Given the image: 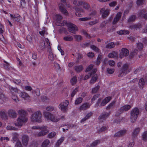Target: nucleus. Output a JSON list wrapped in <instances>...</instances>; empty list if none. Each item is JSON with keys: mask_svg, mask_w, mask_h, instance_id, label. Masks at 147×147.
Listing matches in <instances>:
<instances>
[{"mask_svg": "<svg viewBox=\"0 0 147 147\" xmlns=\"http://www.w3.org/2000/svg\"><path fill=\"white\" fill-rule=\"evenodd\" d=\"M110 112L104 111L101 113L98 117V119L101 121H103L105 120L109 116Z\"/></svg>", "mask_w": 147, "mask_h": 147, "instance_id": "9d476101", "label": "nucleus"}, {"mask_svg": "<svg viewBox=\"0 0 147 147\" xmlns=\"http://www.w3.org/2000/svg\"><path fill=\"white\" fill-rule=\"evenodd\" d=\"M18 114L20 115L18 119V120L20 121L22 123L24 122H27L28 119L26 117V111L23 110H20L18 111Z\"/></svg>", "mask_w": 147, "mask_h": 147, "instance_id": "423d86ee", "label": "nucleus"}, {"mask_svg": "<svg viewBox=\"0 0 147 147\" xmlns=\"http://www.w3.org/2000/svg\"><path fill=\"white\" fill-rule=\"evenodd\" d=\"M19 95L20 96L25 99L29 97L28 94L24 92H20L19 93Z\"/></svg>", "mask_w": 147, "mask_h": 147, "instance_id": "4be33fe9", "label": "nucleus"}, {"mask_svg": "<svg viewBox=\"0 0 147 147\" xmlns=\"http://www.w3.org/2000/svg\"><path fill=\"white\" fill-rule=\"evenodd\" d=\"M117 33L120 35L128 34L129 33V31L126 30H121L117 32Z\"/></svg>", "mask_w": 147, "mask_h": 147, "instance_id": "c9c22d12", "label": "nucleus"}, {"mask_svg": "<svg viewBox=\"0 0 147 147\" xmlns=\"http://www.w3.org/2000/svg\"><path fill=\"white\" fill-rule=\"evenodd\" d=\"M46 110L49 111L51 112L53 111H57L56 109L54 107L52 106H49L47 107L46 108Z\"/></svg>", "mask_w": 147, "mask_h": 147, "instance_id": "7c9ffc66", "label": "nucleus"}, {"mask_svg": "<svg viewBox=\"0 0 147 147\" xmlns=\"http://www.w3.org/2000/svg\"><path fill=\"white\" fill-rule=\"evenodd\" d=\"M116 102L115 100L113 101L106 107V109L107 110H109L111 109H113L115 107V105Z\"/></svg>", "mask_w": 147, "mask_h": 147, "instance_id": "412c9836", "label": "nucleus"}, {"mask_svg": "<svg viewBox=\"0 0 147 147\" xmlns=\"http://www.w3.org/2000/svg\"><path fill=\"white\" fill-rule=\"evenodd\" d=\"M97 79L98 78L96 76H93L90 80V83L92 84L94 83Z\"/></svg>", "mask_w": 147, "mask_h": 147, "instance_id": "79ce46f5", "label": "nucleus"}, {"mask_svg": "<svg viewBox=\"0 0 147 147\" xmlns=\"http://www.w3.org/2000/svg\"><path fill=\"white\" fill-rule=\"evenodd\" d=\"M74 38L72 36L68 35L63 37V40L66 41L71 42L73 40Z\"/></svg>", "mask_w": 147, "mask_h": 147, "instance_id": "393cba45", "label": "nucleus"}, {"mask_svg": "<svg viewBox=\"0 0 147 147\" xmlns=\"http://www.w3.org/2000/svg\"><path fill=\"white\" fill-rule=\"evenodd\" d=\"M111 99L112 98L110 96L107 97L102 100L101 98H99L98 99L95 105V107H97L98 106H99L100 107L104 106L107 103H108L111 100Z\"/></svg>", "mask_w": 147, "mask_h": 147, "instance_id": "20e7f679", "label": "nucleus"}, {"mask_svg": "<svg viewBox=\"0 0 147 147\" xmlns=\"http://www.w3.org/2000/svg\"><path fill=\"white\" fill-rule=\"evenodd\" d=\"M145 0H137L136 1V3L137 5H140L143 4Z\"/></svg>", "mask_w": 147, "mask_h": 147, "instance_id": "774afa93", "label": "nucleus"}, {"mask_svg": "<svg viewBox=\"0 0 147 147\" xmlns=\"http://www.w3.org/2000/svg\"><path fill=\"white\" fill-rule=\"evenodd\" d=\"M100 87V86H99L98 85L94 88H92V93H94L96 92L99 89Z\"/></svg>", "mask_w": 147, "mask_h": 147, "instance_id": "8fccbe9b", "label": "nucleus"}, {"mask_svg": "<svg viewBox=\"0 0 147 147\" xmlns=\"http://www.w3.org/2000/svg\"><path fill=\"white\" fill-rule=\"evenodd\" d=\"M127 131V130L125 129L120 130L115 134L114 136L117 137H122L126 134Z\"/></svg>", "mask_w": 147, "mask_h": 147, "instance_id": "f3484780", "label": "nucleus"}, {"mask_svg": "<svg viewBox=\"0 0 147 147\" xmlns=\"http://www.w3.org/2000/svg\"><path fill=\"white\" fill-rule=\"evenodd\" d=\"M107 129V127L106 126H103L100 129L98 130V132L99 133L102 132L106 130Z\"/></svg>", "mask_w": 147, "mask_h": 147, "instance_id": "603ef678", "label": "nucleus"}, {"mask_svg": "<svg viewBox=\"0 0 147 147\" xmlns=\"http://www.w3.org/2000/svg\"><path fill=\"white\" fill-rule=\"evenodd\" d=\"M73 3L76 6H79L80 5H82L83 3V2L82 1H78L75 0L73 1Z\"/></svg>", "mask_w": 147, "mask_h": 147, "instance_id": "052dcab7", "label": "nucleus"}, {"mask_svg": "<svg viewBox=\"0 0 147 147\" xmlns=\"http://www.w3.org/2000/svg\"><path fill=\"white\" fill-rule=\"evenodd\" d=\"M100 94H96L94 95L92 98L91 101L92 102H93L95 100L96 98H98Z\"/></svg>", "mask_w": 147, "mask_h": 147, "instance_id": "0e129e2a", "label": "nucleus"}, {"mask_svg": "<svg viewBox=\"0 0 147 147\" xmlns=\"http://www.w3.org/2000/svg\"><path fill=\"white\" fill-rule=\"evenodd\" d=\"M9 88L11 92L12 93L15 92V93H16L18 92V90L17 88H14L12 87L11 86H9Z\"/></svg>", "mask_w": 147, "mask_h": 147, "instance_id": "58836bf2", "label": "nucleus"}, {"mask_svg": "<svg viewBox=\"0 0 147 147\" xmlns=\"http://www.w3.org/2000/svg\"><path fill=\"white\" fill-rule=\"evenodd\" d=\"M0 116L3 119L6 120L8 119L7 111L4 109L1 110L0 111Z\"/></svg>", "mask_w": 147, "mask_h": 147, "instance_id": "a211bd4d", "label": "nucleus"}, {"mask_svg": "<svg viewBox=\"0 0 147 147\" xmlns=\"http://www.w3.org/2000/svg\"><path fill=\"white\" fill-rule=\"evenodd\" d=\"M12 138L11 141L14 143L18 140V137L19 136V134L17 133L14 132L12 133Z\"/></svg>", "mask_w": 147, "mask_h": 147, "instance_id": "a878e982", "label": "nucleus"}, {"mask_svg": "<svg viewBox=\"0 0 147 147\" xmlns=\"http://www.w3.org/2000/svg\"><path fill=\"white\" fill-rule=\"evenodd\" d=\"M29 140V138L28 135H24L22 137V142L23 145L27 146Z\"/></svg>", "mask_w": 147, "mask_h": 147, "instance_id": "ddd939ff", "label": "nucleus"}, {"mask_svg": "<svg viewBox=\"0 0 147 147\" xmlns=\"http://www.w3.org/2000/svg\"><path fill=\"white\" fill-rule=\"evenodd\" d=\"M42 115L41 112L36 111L32 114L31 117V121L34 122L41 123L42 121Z\"/></svg>", "mask_w": 147, "mask_h": 147, "instance_id": "f03ea898", "label": "nucleus"}, {"mask_svg": "<svg viewBox=\"0 0 147 147\" xmlns=\"http://www.w3.org/2000/svg\"><path fill=\"white\" fill-rule=\"evenodd\" d=\"M118 55V54L117 53L113 51L111 53H109L108 55V57L110 58H113L117 57Z\"/></svg>", "mask_w": 147, "mask_h": 147, "instance_id": "2f4dec72", "label": "nucleus"}, {"mask_svg": "<svg viewBox=\"0 0 147 147\" xmlns=\"http://www.w3.org/2000/svg\"><path fill=\"white\" fill-rule=\"evenodd\" d=\"M75 40L79 41L82 40V37L80 35H75L74 36Z\"/></svg>", "mask_w": 147, "mask_h": 147, "instance_id": "4c0bfd02", "label": "nucleus"}, {"mask_svg": "<svg viewBox=\"0 0 147 147\" xmlns=\"http://www.w3.org/2000/svg\"><path fill=\"white\" fill-rule=\"evenodd\" d=\"M8 114L13 118H16L17 114L15 111L13 110H10L8 112Z\"/></svg>", "mask_w": 147, "mask_h": 147, "instance_id": "bb28decb", "label": "nucleus"}, {"mask_svg": "<svg viewBox=\"0 0 147 147\" xmlns=\"http://www.w3.org/2000/svg\"><path fill=\"white\" fill-rule=\"evenodd\" d=\"M20 7L23 8L25 6L26 2L25 0H20Z\"/></svg>", "mask_w": 147, "mask_h": 147, "instance_id": "3c124183", "label": "nucleus"}, {"mask_svg": "<svg viewBox=\"0 0 147 147\" xmlns=\"http://www.w3.org/2000/svg\"><path fill=\"white\" fill-rule=\"evenodd\" d=\"M54 65L55 68L57 70H59L61 69V67L59 64L56 62H54Z\"/></svg>", "mask_w": 147, "mask_h": 147, "instance_id": "e2e57ef3", "label": "nucleus"}, {"mask_svg": "<svg viewBox=\"0 0 147 147\" xmlns=\"http://www.w3.org/2000/svg\"><path fill=\"white\" fill-rule=\"evenodd\" d=\"M69 103V101L68 100H65L59 105V107L63 111L65 112L67 110V107Z\"/></svg>", "mask_w": 147, "mask_h": 147, "instance_id": "9b49d317", "label": "nucleus"}, {"mask_svg": "<svg viewBox=\"0 0 147 147\" xmlns=\"http://www.w3.org/2000/svg\"><path fill=\"white\" fill-rule=\"evenodd\" d=\"M100 140H96L92 143L91 146L92 147L95 146L98 144H100Z\"/></svg>", "mask_w": 147, "mask_h": 147, "instance_id": "37998d69", "label": "nucleus"}, {"mask_svg": "<svg viewBox=\"0 0 147 147\" xmlns=\"http://www.w3.org/2000/svg\"><path fill=\"white\" fill-rule=\"evenodd\" d=\"M137 47L138 49L140 50L142 49L143 48V45L141 42L138 43H137Z\"/></svg>", "mask_w": 147, "mask_h": 147, "instance_id": "13d9d810", "label": "nucleus"}, {"mask_svg": "<svg viewBox=\"0 0 147 147\" xmlns=\"http://www.w3.org/2000/svg\"><path fill=\"white\" fill-rule=\"evenodd\" d=\"M48 58L51 61H53L54 60L55 56L51 51H49V54L48 55Z\"/></svg>", "mask_w": 147, "mask_h": 147, "instance_id": "a19ab883", "label": "nucleus"}, {"mask_svg": "<svg viewBox=\"0 0 147 147\" xmlns=\"http://www.w3.org/2000/svg\"><path fill=\"white\" fill-rule=\"evenodd\" d=\"M145 84L144 80L142 78H141L139 81L138 84L140 88L142 89Z\"/></svg>", "mask_w": 147, "mask_h": 147, "instance_id": "c85d7f7f", "label": "nucleus"}, {"mask_svg": "<svg viewBox=\"0 0 147 147\" xmlns=\"http://www.w3.org/2000/svg\"><path fill=\"white\" fill-rule=\"evenodd\" d=\"M90 47L93 50L97 53H99L100 52V50L94 45H92Z\"/></svg>", "mask_w": 147, "mask_h": 147, "instance_id": "e433bc0d", "label": "nucleus"}, {"mask_svg": "<svg viewBox=\"0 0 147 147\" xmlns=\"http://www.w3.org/2000/svg\"><path fill=\"white\" fill-rule=\"evenodd\" d=\"M5 100L4 96L3 94H0V103H2Z\"/></svg>", "mask_w": 147, "mask_h": 147, "instance_id": "6e6d98bb", "label": "nucleus"}, {"mask_svg": "<svg viewBox=\"0 0 147 147\" xmlns=\"http://www.w3.org/2000/svg\"><path fill=\"white\" fill-rule=\"evenodd\" d=\"M142 139L144 141L147 140V131H145L142 134Z\"/></svg>", "mask_w": 147, "mask_h": 147, "instance_id": "5fc2aeb1", "label": "nucleus"}, {"mask_svg": "<svg viewBox=\"0 0 147 147\" xmlns=\"http://www.w3.org/2000/svg\"><path fill=\"white\" fill-rule=\"evenodd\" d=\"M77 82V78L76 76L74 77L71 80V83L72 85H75Z\"/></svg>", "mask_w": 147, "mask_h": 147, "instance_id": "49530a36", "label": "nucleus"}, {"mask_svg": "<svg viewBox=\"0 0 147 147\" xmlns=\"http://www.w3.org/2000/svg\"><path fill=\"white\" fill-rule=\"evenodd\" d=\"M83 5L84 8L87 10L88 9L90 8V5L88 3H84Z\"/></svg>", "mask_w": 147, "mask_h": 147, "instance_id": "338daca9", "label": "nucleus"}, {"mask_svg": "<svg viewBox=\"0 0 147 147\" xmlns=\"http://www.w3.org/2000/svg\"><path fill=\"white\" fill-rule=\"evenodd\" d=\"M6 128L8 130L17 131L18 130V129L17 128H16L10 125H8L6 127Z\"/></svg>", "mask_w": 147, "mask_h": 147, "instance_id": "09e8293b", "label": "nucleus"}, {"mask_svg": "<svg viewBox=\"0 0 147 147\" xmlns=\"http://www.w3.org/2000/svg\"><path fill=\"white\" fill-rule=\"evenodd\" d=\"M56 134V133L53 131L49 133L48 135V137L49 138H52L54 137Z\"/></svg>", "mask_w": 147, "mask_h": 147, "instance_id": "864d4df0", "label": "nucleus"}, {"mask_svg": "<svg viewBox=\"0 0 147 147\" xmlns=\"http://www.w3.org/2000/svg\"><path fill=\"white\" fill-rule=\"evenodd\" d=\"M90 106V104L89 103L85 102L82 104L80 107L79 109L80 110H86Z\"/></svg>", "mask_w": 147, "mask_h": 147, "instance_id": "6ab92c4d", "label": "nucleus"}, {"mask_svg": "<svg viewBox=\"0 0 147 147\" xmlns=\"http://www.w3.org/2000/svg\"><path fill=\"white\" fill-rule=\"evenodd\" d=\"M91 19L90 17H86L85 18H79V20L81 21H87Z\"/></svg>", "mask_w": 147, "mask_h": 147, "instance_id": "4d7b16f0", "label": "nucleus"}, {"mask_svg": "<svg viewBox=\"0 0 147 147\" xmlns=\"http://www.w3.org/2000/svg\"><path fill=\"white\" fill-rule=\"evenodd\" d=\"M64 139V138L63 137H61L59 140H58L56 144L57 146H58L60 145L63 142Z\"/></svg>", "mask_w": 147, "mask_h": 147, "instance_id": "a18cd8bd", "label": "nucleus"}, {"mask_svg": "<svg viewBox=\"0 0 147 147\" xmlns=\"http://www.w3.org/2000/svg\"><path fill=\"white\" fill-rule=\"evenodd\" d=\"M145 10H141L139 13V16L141 17H143L145 20H147V13H145Z\"/></svg>", "mask_w": 147, "mask_h": 147, "instance_id": "b1692460", "label": "nucleus"}, {"mask_svg": "<svg viewBox=\"0 0 147 147\" xmlns=\"http://www.w3.org/2000/svg\"><path fill=\"white\" fill-rule=\"evenodd\" d=\"M74 68L75 71L77 73L80 72L83 69V66L82 65L76 66Z\"/></svg>", "mask_w": 147, "mask_h": 147, "instance_id": "cd10ccee", "label": "nucleus"}, {"mask_svg": "<svg viewBox=\"0 0 147 147\" xmlns=\"http://www.w3.org/2000/svg\"><path fill=\"white\" fill-rule=\"evenodd\" d=\"M129 64L125 63L123 65L118 73V76L119 77H121L125 76L130 71L129 69Z\"/></svg>", "mask_w": 147, "mask_h": 147, "instance_id": "f257e3e1", "label": "nucleus"}, {"mask_svg": "<svg viewBox=\"0 0 147 147\" xmlns=\"http://www.w3.org/2000/svg\"><path fill=\"white\" fill-rule=\"evenodd\" d=\"M141 27V25L140 24H135L134 25L130 26L129 28L132 30H136L138 28H140Z\"/></svg>", "mask_w": 147, "mask_h": 147, "instance_id": "c756f323", "label": "nucleus"}, {"mask_svg": "<svg viewBox=\"0 0 147 147\" xmlns=\"http://www.w3.org/2000/svg\"><path fill=\"white\" fill-rule=\"evenodd\" d=\"M49 132V130L47 129L42 130L37 135L38 137H41L46 135Z\"/></svg>", "mask_w": 147, "mask_h": 147, "instance_id": "5701e85b", "label": "nucleus"}, {"mask_svg": "<svg viewBox=\"0 0 147 147\" xmlns=\"http://www.w3.org/2000/svg\"><path fill=\"white\" fill-rule=\"evenodd\" d=\"M10 15L11 20H12L14 22H20V16L19 14H15L13 15L10 13Z\"/></svg>", "mask_w": 147, "mask_h": 147, "instance_id": "4468645a", "label": "nucleus"}, {"mask_svg": "<svg viewBox=\"0 0 147 147\" xmlns=\"http://www.w3.org/2000/svg\"><path fill=\"white\" fill-rule=\"evenodd\" d=\"M83 98L82 97L78 98L75 102V104L77 105L81 103L82 101Z\"/></svg>", "mask_w": 147, "mask_h": 147, "instance_id": "ea45409f", "label": "nucleus"}, {"mask_svg": "<svg viewBox=\"0 0 147 147\" xmlns=\"http://www.w3.org/2000/svg\"><path fill=\"white\" fill-rule=\"evenodd\" d=\"M100 13L102 14V17L103 18H105L109 15V11L108 9H105L104 8H102L100 9Z\"/></svg>", "mask_w": 147, "mask_h": 147, "instance_id": "dca6fc26", "label": "nucleus"}, {"mask_svg": "<svg viewBox=\"0 0 147 147\" xmlns=\"http://www.w3.org/2000/svg\"><path fill=\"white\" fill-rule=\"evenodd\" d=\"M99 22V21L98 20H95L89 22L88 24L89 25L92 26Z\"/></svg>", "mask_w": 147, "mask_h": 147, "instance_id": "bf43d9fd", "label": "nucleus"}, {"mask_svg": "<svg viewBox=\"0 0 147 147\" xmlns=\"http://www.w3.org/2000/svg\"><path fill=\"white\" fill-rule=\"evenodd\" d=\"M140 130L139 127L135 128L132 133V138H135L137 137Z\"/></svg>", "mask_w": 147, "mask_h": 147, "instance_id": "aec40b11", "label": "nucleus"}, {"mask_svg": "<svg viewBox=\"0 0 147 147\" xmlns=\"http://www.w3.org/2000/svg\"><path fill=\"white\" fill-rule=\"evenodd\" d=\"M45 116L47 120L54 122H57L60 119V117L59 115H55L49 112L45 113Z\"/></svg>", "mask_w": 147, "mask_h": 147, "instance_id": "7ed1b4c3", "label": "nucleus"}, {"mask_svg": "<svg viewBox=\"0 0 147 147\" xmlns=\"http://www.w3.org/2000/svg\"><path fill=\"white\" fill-rule=\"evenodd\" d=\"M129 50L126 48H122L119 54V57L122 58L124 56H127L129 55Z\"/></svg>", "mask_w": 147, "mask_h": 147, "instance_id": "f8f14e48", "label": "nucleus"}, {"mask_svg": "<svg viewBox=\"0 0 147 147\" xmlns=\"http://www.w3.org/2000/svg\"><path fill=\"white\" fill-rule=\"evenodd\" d=\"M14 124L16 126L20 127L22 126L23 123L20 121H19L17 119V121L14 122Z\"/></svg>", "mask_w": 147, "mask_h": 147, "instance_id": "de8ad7c7", "label": "nucleus"}, {"mask_svg": "<svg viewBox=\"0 0 147 147\" xmlns=\"http://www.w3.org/2000/svg\"><path fill=\"white\" fill-rule=\"evenodd\" d=\"M65 24L67 25L68 27L69 31L73 34L76 33V31L78 30V28L74 24L70 22H65Z\"/></svg>", "mask_w": 147, "mask_h": 147, "instance_id": "6e6552de", "label": "nucleus"}, {"mask_svg": "<svg viewBox=\"0 0 147 147\" xmlns=\"http://www.w3.org/2000/svg\"><path fill=\"white\" fill-rule=\"evenodd\" d=\"M139 114V110L136 107L132 109L131 111L130 119L131 122H134L137 119Z\"/></svg>", "mask_w": 147, "mask_h": 147, "instance_id": "39448f33", "label": "nucleus"}, {"mask_svg": "<svg viewBox=\"0 0 147 147\" xmlns=\"http://www.w3.org/2000/svg\"><path fill=\"white\" fill-rule=\"evenodd\" d=\"M50 143L49 140L47 139L45 140L42 142V147H47Z\"/></svg>", "mask_w": 147, "mask_h": 147, "instance_id": "473e14b6", "label": "nucleus"}, {"mask_svg": "<svg viewBox=\"0 0 147 147\" xmlns=\"http://www.w3.org/2000/svg\"><path fill=\"white\" fill-rule=\"evenodd\" d=\"M61 3H60L59 5V9L60 11L66 15L68 14L67 11L65 9V6L63 3H64L65 5L67 4V2L66 0H61Z\"/></svg>", "mask_w": 147, "mask_h": 147, "instance_id": "1a4fd4ad", "label": "nucleus"}, {"mask_svg": "<svg viewBox=\"0 0 147 147\" xmlns=\"http://www.w3.org/2000/svg\"><path fill=\"white\" fill-rule=\"evenodd\" d=\"M136 18V16L134 15H132L129 17L128 20L129 22H130L134 21Z\"/></svg>", "mask_w": 147, "mask_h": 147, "instance_id": "c03bdc74", "label": "nucleus"}, {"mask_svg": "<svg viewBox=\"0 0 147 147\" xmlns=\"http://www.w3.org/2000/svg\"><path fill=\"white\" fill-rule=\"evenodd\" d=\"M131 106L130 105H126L121 107L120 109H118V111L115 114V115L118 116L120 114L123 113L124 112L127 111L129 110L131 108Z\"/></svg>", "mask_w": 147, "mask_h": 147, "instance_id": "0eeeda50", "label": "nucleus"}, {"mask_svg": "<svg viewBox=\"0 0 147 147\" xmlns=\"http://www.w3.org/2000/svg\"><path fill=\"white\" fill-rule=\"evenodd\" d=\"M78 88L77 87L72 92L71 94V96L73 97L75 95L76 93L78 91Z\"/></svg>", "mask_w": 147, "mask_h": 147, "instance_id": "680f3d73", "label": "nucleus"}, {"mask_svg": "<svg viewBox=\"0 0 147 147\" xmlns=\"http://www.w3.org/2000/svg\"><path fill=\"white\" fill-rule=\"evenodd\" d=\"M115 45V44L113 42H111L109 43L106 45L105 47L107 49H111L114 48Z\"/></svg>", "mask_w": 147, "mask_h": 147, "instance_id": "72a5a7b5", "label": "nucleus"}, {"mask_svg": "<svg viewBox=\"0 0 147 147\" xmlns=\"http://www.w3.org/2000/svg\"><path fill=\"white\" fill-rule=\"evenodd\" d=\"M39 47L40 50H43L44 49L45 47V41H41L39 44Z\"/></svg>", "mask_w": 147, "mask_h": 147, "instance_id": "f704fd0d", "label": "nucleus"}, {"mask_svg": "<svg viewBox=\"0 0 147 147\" xmlns=\"http://www.w3.org/2000/svg\"><path fill=\"white\" fill-rule=\"evenodd\" d=\"M94 65H90L86 68V72H87L90 71L93 68Z\"/></svg>", "mask_w": 147, "mask_h": 147, "instance_id": "69168bd1", "label": "nucleus"}, {"mask_svg": "<svg viewBox=\"0 0 147 147\" xmlns=\"http://www.w3.org/2000/svg\"><path fill=\"white\" fill-rule=\"evenodd\" d=\"M56 16V25L60 26H64V23H61V20L62 19V16L60 15H57Z\"/></svg>", "mask_w": 147, "mask_h": 147, "instance_id": "2eb2a0df", "label": "nucleus"}]
</instances>
